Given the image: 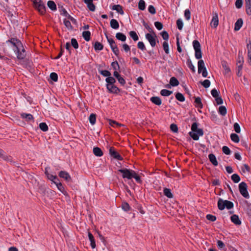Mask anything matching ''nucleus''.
I'll use <instances>...</instances> for the list:
<instances>
[{
  "instance_id": "f257e3e1",
  "label": "nucleus",
  "mask_w": 251,
  "mask_h": 251,
  "mask_svg": "<svg viewBox=\"0 0 251 251\" xmlns=\"http://www.w3.org/2000/svg\"><path fill=\"white\" fill-rule=\"evenodd\" d=\"M198 124L196 122L194 123L192 125L191 130L192 131L189 133V135L194 140H198L199 136H202L203 134V131L201 128H198Z\"/></svg>"
},
{
  "instance_id": "f03ea898",
  "label": "nucleus",
  "mask_w": 251,
  "mask_h": 251,
  "mask_svg": "<svg viewBox=\"0 0 251 251\" xmlns=\"http://www.w3.org/2000/svg\"><path fill=\"white\" fill-rule=\"evenodd\" d=\"M217 205L219 209L220 210H223L225 208H226L227 209H230L234 206V204L232 202L227 200H223L221 198L219 199Z\"/></svg>"
},
{
  "instance_id": "7ed1b4c3",
  "label": "nucleus",
  "mask_w": 251,
  "mask_h": 251,
  "mask_svg": "<svg viewBox=\"0 0 251 251\" xmlns=\"http://www.w3.org/2000/svg\"><path fill=\"white\" fill-rule=\"evenodd\" d=\"M34 4V8L41 15H44L46 11V7L42 0H32Z\"/></svg>"
},
{
  "instance_id": "20e7f679",
  "label": "nucleus",
  "mask_w": 251,
  "mask_h": 251,
  "mask_svg": "<svg viewBox=\"0 0 251 251\" xmlns=\"http://www.w3.org/2000/svg\"><path fill=\"white\" fill-rule=\"evenodd\" d=\"M193 46L195 51V57L198 59H200L202 57L201 44L198 40H195L193 42Z\"/></svg>"
},
{
  "instance_id": "39448f33",
  "label": "nucleus",
  "mask_w": 251,
  "mask_h": 251,
  "mask_svg": "<svg viewBox=\"0 0 251 251\" xmlns=\"http://www.w3.org/2000/svg\"><path fill=\"white\" fill-rule=\"evenodd\" d=\"M118 172L122 174L123 178L128 179H131L133 178V175H135L134 171L126 168L119 169Z\"/></svg>"
},
{
  "instance_id": "423d86ee",
  "label": "nucleus",
  "mask_w": 251,
  "mask_h": 251,
  "mask_svg": "<svg viewBox=\"0 0 251 251\" xmlns=\"http://www.w3.org/2000/svg\"><path fill=\"white\" fill-rule=\"evenodd\" d=\"M244 63V58L242 55V51H239L238 56V60L237 62V75L238 76H241L242 75L241 71L243 68V64Z\"/></svg>"
},
{
  "instance_id": "0eeeda50",
  "label": "nucleus",
  "mask_w": 251,
  "mask_h": 251,
  "mask_svg": "<svg viewBox=\"0 0 251 251\" xmlns=\"http://www.w3.org/2000/svg\"><path fill=\"white\" fill-rule=\"evenodd\" d=\"M247 185L244 182H242L239 185V190L240 194L245 198L249 199L250 197L249 193L247 191Z\"/></svg>"
},
{
  "instance_id": "6e6552de",
  "label": "nucleus",
  "mask_w": 251,
  "mask_h": 251,
  "mask_svg": "<svg viewBox=\"0 0 251 251\" xmlns=\"http://www.w3.org/2000/svg\"><path fill=\"white\" fill-rule=\"evenodd\" d=\"M198 73L200 74L202 73V75L204 77L207 76V72L204 65V62L203 60H200L198 63Z\"/></svg>"
},
{
  "instance_id": "1a4fd4ad",
  "label": "nucleus",
  "mask_w": 251,
  "mask_h": 251,
  "mask_svg": "<svg viewBox=\"0 0 251 251\" xmlns=\"http://www.w3.org/2000/svg\"><path fill=\"white\" fill-rule=\"evenodd\" d=\"M146 38L150 42L152 47H154L156 45V38L157 36L154 32L151 33H147L145 35Z\"/></svg>"
},
{
  "instance_id": "9d476101",
  "label": "nucleus",
  "mask_w": 251,
  "mask_h": 251,
  "mask_svg": "<svg viewBox=\"0 0 251 251\" xmlns=\"http://www.w3.org/2000/svg\"><path fill=\"white\" fill-rule=\"evenodd\" d=\"M14 51L17 54V58L19 60H23L26 56L25 50L23 46L14 49Z\"/></svg>"
},
{
  "instance_id": "9b49d317",
  "label": "nucleus",
  "mask_w": 251,
  "mask_h": 251,
  "mask_svg": "<svg viewBox=\"0 0 251 251\" xmlns=\"http://www.w3.org/2000/svg\"><path fill=\"white\" fill-rule=\"evenodd\" d=\"M110 155L113 158L118 160H123V158L122 156L116 151L113 147H111L109 150Z\"/></svg>"
},
{
  "instance_id": "f8f14e48",
  "label": "nucleus",
  "mask_w": 251,
  "mask_h": 251,
  "mask_svg": "<svg viewBox=\"0 0 251 251\" xmlns=\"http://www.w3.org/2000/svg\"><path fill=\"white\" fill-rule=\"evenodd\" d=\"M7 43H10L15 48H19L23 47L22 42L17 38H11L6 41Z\"/></svg>"
},
{
  "instance_id": "ddd939ff",
  "label": "nucleus",
  "mask_w": 251,
  "mask_h": 251,
  "mask_svg": "<svg viewBox=\"0 0 251 251\" xmlns=\"http://www.w3.org/2000/svg\"><path fill=\"white\" fill-rule=\"evenodd\" d=\"M213 17L210 23L211 26L214 28H216L219 25V19L217 13L213 12Z\"/></svg>"
},
{
  "instance_id": "4468645a",
  "label": "nucleus",
  "mask_w": 251,
  "mask_h": 251,
  "mask_svg": "<svg viewBox=\"0 0 251 251\" xmlns=\"http://www.w3.org/2000/svg\"><path fill=\"white\" fill-rule=\"evenodd\" d=\"M0 157L2 158L3 160L12 163V158L11 156L7 155L6 154L5 152L2 150L0 149Z\"/></svg>"
},
{
  "instance_id": "2eb2a0df",
  "label": "nucleus",
  "mask_w": 251,
  "mask_h": 251,
  "mask_svg": "<svg viewBox=\"0 0 251 251\" xmlns=\"http://www.w3.org/2000/svg\"><path fill=\"white\" fill-rule=\"evenodd\" d=\"M59 177L64 178L67 182H70L72 180L70 175L66 171H60L59 173Z\"/></svg>"
},
{
  "instance_id": "dca6fc26",
  "label": "nucleus",
  "mask_w": 251,
  "mask_h": 251,
  "mask_svg": "<svg viewBox=\"0 0 251 251\" xmlns=\"http://www.w3.org/2000/svg\"><path fill=\"white\" fill-rule=\"evenodd\" d=\"M106 88L111 93L118 94L120 92V89L114 84L106 85Z\"/></svg>"
},
{
  "instance_id": "f3484780",
  "label": "nucleus",
  "mask_w": 251,
  "mask_h": 251,
  "mask_svg": "<svg viewBox=\"0 0 251 251\" xmlns=\"http://www.w3.org/2000/svg\"><path fill=\"white\" fill-rule=\"evenodd\" d=\"M85 3L87 4V7L91 11H94L96 9V6L93 3V0H84Z\"/></svg>"
},
{
  "instance_id": "a211bd4d",
  "label": "nucleus",
  "mask_w": 251,
  "mask_h": 251,
  "mask_svg": "<svg viewBox=\"0 0 251 251\" xmlns=\"http://www.w3.org/2000/svg\"><path fill=\"white\" fill-rule=\"evenodd\" d=\"M111 9L113 10H116L117 12L121 15L124 14V11L123 10V7L120 4L114 5Z\"/></svg>"
},
{
  "instance_id": "6ab92c4d",
  "label": "nucleus",
  "mask_w": 251,
  "mask_h": 251,
  "mask_svg": "<svg viewBox=\"0 0 251 251\" xmlns=\"http://www.w3.org/2000/svg\"><path fill=\"white\" fill-rule=\"evenodd\" d=\"M230 219L231 222L236 225H240L241 224V221L239 218L238 215L234 214L231 216Z\"/></svg>"
},
{
  "instance_id": "aec40b11",
  "label": "nucleus",
  "mask_w": 251,
  "mask_h": 251,
  "mask_svg": "<svg viewBox=\"0 0 251 251\" xmlns=\"http://www.w3.org/2000/svg\"><path fill=\"white\" fill-rule=\"evenodd\" d=\"M243 24V21L241 18L238 19L234 25V30L238 31L242 27Z\"/></svg>"
},
{
  "instance_id": "412c9836",
  "label": "nucleus",
  "mask_w": 251,
  "mask_h": 251,
  "mask_svg": "<svg viewBox=\"0 0 251 251\" xmlns=\"http://www.w3.org/2000/svg\"><path fill=\"white\" fill-rule=\"evenodd\" d=\"M208 158L211 163L215 166L218 165V161L215 155L213 153H210L208 155Z\"/></svg>"
},
{
  "instance_id": "4be33fe9",
  "label": "nucleus",
  "mask_w": 251,
  "mask_h": 251,
  "mask_svg": "<svg viewBox=\"0 0 251 251\" xmlns=\"http://www.w3.org/2000/svg\"><path fill=\"white\" fill-rule=\"evenodd\" d=\"M246 11L248 15H251V0H245Z\"/></svg>"
},
{
  "instance_id": "5701e85b",
  "label": "nucleus",
  "mask_w": 251,
  "mask_h": 251,
  "mask_svg": "<svg viewBox=\"0 0 251 251\" xmlns=\"http://www.w3.org/2000/svg\"><path fill=\"white\" fill-rule=\"evenodd\" d=\"M88 235L89 239L91 242V243H90L91 247H92V249H95L96 248V243H95V240L94 236L90 232H88Z\"/></svg>"
},
{
  "instance_id": "b1692460",
  "label": "nucleus",
  "mask_w": 251,
  "mask_h": 251,
  "mask_svg": "<svg viewBox=\"0 0 251 251\" xmlns=\"http://www.w3.org/2000/svg\"><path fill=\"white\" fill-rule=\"evenodd\" d=\"M150 100L153 103L157 105H160L162 103L161 99L158 97H152Z\"/></svg>"
},
{
  "instance_id": "393cba45",
  "label": "nucleus",
  "mask_w": 251,
  "mask_h": 251,
  "mask_svg": "<svg viewBox=\"0 0 251 251\" xmlns=\"http://www.w3.org/2000/svg\"><path fill=\"white\" fill-rule=\"evenodd\" d=\"M21 116L22 118L25 119L27 122L33 120L34 119L33 116L30 114L23 113L21 114Z\"/></svg>"
},
{
  "instance_id": "a878e982",
  "label": "nucleus",
  "mask_w": 251,
  "mask_h": 251,
  "mask_svg": "<svg viewBox=\"0 0 251 251\" xmlns=\"http://www.w3.org/2000/svg\"><path fill=\"white\" fill-rule=\"evenodd\" d=\"M195 105L196 107L199 108H202L203 104L201 102V99L200 97H195Z\"/></svg>"
},
{
  "instance_id": "bb28decb",
  "label": "nucleus",
  "mask_w": 251,
  "mask_h": 251,
  "mask_svg": "<svg viewBox=\"0 0 251 251\" xmlns=\"http://www.w3.org/2000/svg\"><path fill=\"white\" fill-rule=\"evenodd\" d=\"M93 151L94 154L97 156L100 157L103 155L102 150L99 147L94 148Z\"/></svg>"
},
{
  "instance_id": "cd10ccee",
  "label": "nucleus",
  "mask_w": 251,
  "mask_h": 251,
  "mask_svg": "<svg viewBox=\"0 0 251 251\" xmlns=\"http://www.w3.org/2000/svg\"><path fill=\"white\" fill-rule=\"evenodd\" d=\"M116 38L117 39L121 41L122 42H124L126 40V36L123 34V33L118 32L116 34Z\"/></svg>"
},
{
  "instance_id": "c85d7f7f",
  "label": "nucleus",
  "mask_w": 251,
  "mask_h": 251,
  "mask_svg": "<svg viewBox=\"0 0 251 251\" xmlns=\"http://www.w3.org/2000/svg\"><path fill=\"white\" fill-rule=\"evenodd\" d=\"M110 26L115 29H117L119 27V24L118 21L115 19H112L110 21Z\"/></svg>"
},
{
  "instance_id": "c756f323",
  "label": "nucleus",
  "mask_w": 251,
  "mask_h": 251,
  "mask_svg": "<svg viewBox=\"0 0 251 251\" xmlns=\"http://www.w3.org/2000/svg\"><path fill=\"white\" fill-rule=\"evenodd\" d=\"M54 183L56 185L58 189L62 193H63L64 195L66 193V192L65 191V189L64 187L63 186L62 183L61 182H59L58 181H54Z\"/></svg>"
},
{
  "instance_id": "7c9ffc66",
  "label": "nucleus",
  "mask_w": 251,
  "mask_h": 251,
  "mask_svg": "<svg viewBox=\"0 0 251 251\" xmlns=\"http://www.w3.org/2000/svg\"><path fill=\"white\" fill-rule=\"evenodd\" d=\"M94 48L95 50H101L103 49V45L100 42L97 41L94 45Z\"/></svg>"
},
{
  "instance_id": "2f4dec72",
  "label": "nucleus",
  "mask_w": 251,
  "mask_h": 251,
  "mask_svg": "<svg viewBox=\"0 0 251 251\" xmlns=\"http://www.w3.org/2000/svg\"><path fill=\"white\" fill-rule=\"evenodd\" d=\"M163 193L165 196L169 198H173V195L171 193V190L170 189L165 188L163 190Z\"/></svg>"
},
{
  "instance_id": "473e14b6",
  "label": "nucleus",
  "mask_w": 251,
  "mask_h": 251,
  "mask_svg": "<svg viewBox=\"0 0 251 251\" xmlns=\"http://www.w3.org/2000/svg\"><path fill=\"white\" fill-rule=\"evenodd\" d=\"M170 84L173 87L177 86L179 85V81L175 77L173 76L170 79Z\"/></svg>"
},
{
  "instance_id": "72a5a7b5",
  "label": "nucleus",
  "mask_w": 251,
  "mask_h": 251,
  "mask_svg": "<svg viewBox=\"0 0 251 251\" xmlns=\"http://www.w3.org/2000/svg\"><path fill=\"white\" fill-rule=\"evenodd\" d=\"M82 37L86 41H89L91 38V32L89 31H85L82 32Z\"/></svg>"
},
{
  "instance_id": "f704fd0d",
  "label": "nucleus",
  "mask_w": 251,
  "mask_h": 251,
  "mask_svg": "<svg viewBox=\"0 0 251 251\" xmlns=\"http://www.w3.org/2000/svg\"><path fill=\"white\" fill-rule=\"evenodd\" d=\"M48 6L52 11L56 10V5L55 2L52 0H49L47 3Z\"/></svg>"
},
{
  "instance_id": "c9c22d12",
  "label": "nucleus",
  "mask_w": 251,
  "mask_h": 251,
  "mask_svg": "<svg viewBox=\"0 0 251 251\" xmlns=\"http://www.w3.org/2000/svg\"><path fill=\"white\" fill-rule=\"evenodd\" d=\"M231 140L235 143H239L240 139L239 136L235 133H231L230 135Z\"/></svg>"
},
{
  "instance_id": "e433bc0d",
  "label": "nucleus",
  "mask_w": 251,
  "mask_h": 251,
  "mask_svg": "<svg viewBox=\"0 0 251 251\" xmlns=\"http://www.w3.org/2000/svg\"><path fill=\"white\" fill-rule=\"evenodd\" d=\"M105 81L107 83L106 85H113L116 82L115 79L111 75L107 77Z\"/></svg>"
},
{
  "instance_id": "4c0bfd02",
  "label": "nucleus",
  "mask_w": 251,
  "mask_h": 251,
  "mask_svg": "<svg viewBox=\"0 0 251 251\" xmlns=\"http://www.w3.org/2000/svg\"><path fill=\"white\" fill-rule=\"evenodd\" d=\"M175 97H176V99L180 102H183V101H185V97L180 93H179V92L176 93V94Z\"/></svg>"
},
{
  "instance_id": "58836bf2",
  "label": "nucleus",
  "mask_w": 251,
  "mask_h": 251,
  "mask_svg": "<svg viewBox=\"0 0 251 251\" xmlns=\"http://www.w3.org/2000/svg\"><path fill=\"white\" fill-rule=\"evenodd\" d=\"M188 67L193 72H195V68L194 66L193 65L192 61L190 58H188L186 62Z\"/></svg>"
},
{
  "instance_id": "ea45409f",
  "label": "nucleus",
  "mask_w": 251,
  "mask_h": 251,
  "mask_svg": "<svg viewBox=\"0 0 251 251\" xmlns=\"http://www.w3.org/2000/svg\"><path fill=\"white\" fill-rule=\"evenodd\" d=\"M231 178L234 183H238L240 181L239 176L236 174L232 175L231 176Z\"/></svg>"
},
{
  "instance_id": "a19ab883",
  "label": "nucleus",
  "mask_w": 251,
  "mask_h": 251,
  "mask_svg": "<svg viewBox=\"0 0 251 251\" xmlns=\"http://www.w3.org/2000/svg\"><path fill=\"white\" fill-rule=\"evenodd\" d=\"M90 123L92 125H94L96 123V115L94 113L90 114L89 118Z\"/></svg>"
},
{
  "instance_id": "79ce46f5",
  "label": "nucleus",
  "mask_w": 251,
  "mask_h": 251,
  "mask_svg": "<svg viewBox=\"0 0 251 251\" xmlns=\"http://www.w3.org/2000/svg\"><path fill=\"white\" fill-rule=\"evenodd\" d=\"M146 8V3L144 0H140L138 2V8L141 10H144Z\"/></svg>"
},
{
  "instance_id": "37998d69",
  "label": "nucleus",
  "mask_w": 251,
  "mask_h": 251,
  "mask_svg": "<svg viewBox=\"0 0 251 251\" xmlns=\"http://www.w3.org/2000/svg\"><path fill=\"white\" fill-rule=\"evenodd\" d=\"M129 34L134 41H136L139 39L138 36L134 31H131L129 32Z\"/></svg>"
},
{
  "instance_id": "c03bdc74",
  "label": "nucleus",
  "mask_w": 251,
  "mask_h": 251,
  "mask_svg": "<svg viewBox=\"0 0 251 251\" xmlns=\"http://www.w3.org/2000/svg\"><path fill=\"white\" fill-rule=\"evenodd\" d=\"M172 93V91L167 89H163L160 91V94L163 96H169Z\"/></svg>"
},
{
  "instance_id": "a18cd8bd",
  "label": "nucleus",
  "mask_w": 251,
  "mask_h": 251,
  "mask_svg": "<svg viewBox=\"0 0 251 251\" xmlns=\"http://www.w3.org/2000/svg\"><path fill=\"white\" fill-rule=\"evenodd\" d=\"M219 112L222 115L225 116L226 114V108L225 106H220L219 108Z\"/></svg>"
},
{
  "instance_id": "49530a36",
  "label": "nucleus",
  "mask_w": 251,
  "mask_h": 251,
  "mask_svg": "<svg viewBox=\"0 0 251 251\" xmlns=\"http://www.w3.org/2000/svg\"><path fill=\"white\" fill-rule=\"evenodd\" d=\"M122 209L125 211H128L130 210V207L129 204L126 202H123L122 204Z\"/></svg>"
},
{
  "instance_id": "de8ad7c7",
  "label": "nucleus",
  "mask_w": 251,
  "mask_h": 251,
  "mask_svg": "<svg viewBox=\"0 0 251 251\" xmlns=\"http://www.w3.org/2000/svg\"><path fill=\"white\" fill-rule=\"evenodd\" d=\"M39 127L43 131H47L48 130V126L45 123H40Z\"/></svg>"
},
{
  "instance_id": "09e8293b",
  "label": "nucleus",
  "mask_w": 251,
  "mask_h": 251,
  "mask_svg": "<svg viewBox=\"0 0 251 251\" xmlns=\"http://www.w3.org/2000/svg\"><path fill=\"white\" fill-rule=\"evenodd\" d=\"M99 72L103 76L107 77L111 75L110 72L107 70H99Z\"/></svg>"
},
{
  "instance_id": "8fccbe9b",
  "label": "nucleus",
  "mask_w": 251,
  "mask_h": 251,
  "mask_svg": "<svg viewBox=\"0 0 251 251\" xmlns=\"http://www.w3.org/2000/svg\"><path fill=\"white\" fill-rule=\"evenodd\" d=\"M109 124L111 126H113V127H115V126H123V125L119 124V123H117V122L112 120H109Z\"/></svg>"
},
{
  "instance_id": "3c124183",
  "label": "nucleus",
  "mask_w": 251,
  "mask_h": 251,
  "mask_svg": "<svg viewBox=\"0 0 251 251\" xmlns=\"http://www.w3.org/2000/svg\"><path fill=\"white\" fill-rule=\"evenodd\" d=\"M111 66L115 71H118L120 69V66L117 61L112 62Z\"/></svg>"
},
{
  "instance_id": "603ef678",
  "label": "nucleus",
  "mask_w": 251,
  "mask_h": 251,
  "mask_svg": "<svg viewBox=\"0 0 251 251\" xmlns=\"http://www.w3.org/2000/svg\"><path fill=\"white\" fill-rule=\"evenodd\" d=\"M163 48L166 54H168L169 53V49L168 44L167 42L165 41L163 42Z\"/></svg>"
},
{
  "instance_id": "864d4df0",
  "label": "nucleus",
  "mask_w": 251,
  "mask_h": 251,
  "mask_svg": "<svg viewBox=\"0 0 251 251\" xmlns=\"http://www.w3.org/2000/svg\"><path fill=\"white\" fill-rule=\"evenodd\" d=\"M71 45L75 49L78 48V44L75 38H72L71 39Z\"/></svg>"
},
{
  "instance_id": "5fc2aeb1",
  "label": "nucleus",
  "mask_w": 251,
  "mask_h": 251,
  "mask_svg": "<svg viewBox=\"0 0 251 251\" xmlns=\"http://www.w3.org/2000/svg\"><path fill=\"white\" fill-rule=\"evenodd\" d=\"M50 78L53 81L56 82L58 80V75L55 73H51L50 74Z\"/></svg>"
},
{
  "instance_id": "6e6d98bb",
  "label": "nucleus",
  "mask_w": 251,
  "mask_h": 251,
  "mask_svg": "<svg viewBox=\"0 0 251 251\" xmlns=\"http://www.w3.org/2000/svg\"><path fill=\"white\" fill-rule=\"evenodd\" d=\"M133 178H134L136 182L138 183L141 184L142 183V181L141 179V177L139 176L135 172V175H133Z\"/></svg>"
},
{
  "instance_id": "4d7b16f0",
  "label": "nucleus",
  "mask_w": 251,
  "mask_h": 251,
  "mask_svg": "<svg viewBox=\"0 0 251 251\" xmlns=\"http://www.w3.org/2000/svg\"><path fill=\"white\" fill-rule=\"evenodd\" d=\"M64 24L66 26V27L67 28H68L69 29H73V26L71 25V22L67 20L66 19H65L64 20Z\"/></svg>"
},
{
  "instance_id": "13d9d810",
  "label": "nucleus",
  "mask_w": 251,
  "mask_h": 251,
  "mask_svg": "<svg viewBox=\"0 0 251 251\" xmlns=\"http://www.w3.org/2000/svg\"><path fill=\"white\" fill-rule=\"evenodd\" d=\"M222 151L224 153H225L226 155H229L231 153V151L229 148L227 146H224L222 148Z\"/></svg>"
},
{
  "instance_id": "bf43d9fd",
  "label": "nucleus",
  "mask_w": 251,
  "mask_h": 251,
  "mask_svg": "<svg viewBox=\"0 0 251 251\" xmlns=\"http://www.w3.org/2000/svg\"><path fill=\"white\" fill-rule=\"evenodd\" d=\"M176 25H177V27L179 30H180L182 29L183 24L181 19H179L177 20Z\"/></svg>"
},
{
  "instance_id": "052dcab7",
  "label": "nucleus",
  "mask_w": 251,
  "mask_h": 251,
  "mask_svg": "<svg viewBox=\"0 0 251 251\" xmlns=\"http://www.w3.org/2000/svg\"><path fill=\"white\" fill-rule=\"evenodd\" d=\"M47 177L48 179L54 182V181H56L55 180H57L58 181V179L57 178V177L56 176H54L51 174H49L47 176Z\"/></svg>"
},
{
  "instance_id": "680f3d73",
  "label": "nucleus",
  "mask_w": 251,
  "mask_h": 251,
  "mask_svg": "<svg viewBox=\"0 0 251 251\" xmlns=\"http://www.w3.org/2000/svg\"><path fill=\"white\" fill-rule=\"evenodd\" d=\"M184 16L187 20H189L191 18V12L187 9L184 11Z\"/></svg>"
},
{
  "instance_id": "e2e57ef3",
  "label": "nucleus",
  "mask_w": 251,
  "mask_h": 251,
  "mask_svg": "<svg viewBox=\"0 0 251 251\" xmlns=\"http://www.w3.org/2000/svg\"><path fill=\"white\" fill-rule=\"evenodd\" d=\"M162 37L164 40L167 41L169 39V34L166 31H163L160 33Z\"/></svg>"
},
{
  "instance_id": "0e129e2a",
  "label": "nucleus",
  "mask_w": 251,
  "mask_h": 251,
  "mask_svg": "<svg viewBox=\"0 0 251 251\" xmlns=\"http://www.w3.org/2000/svg\"><path fill=\"white\" fill-rule=\"evenodd\" d=\"M202 85L207 88L209 87L210 85V81L208 79H205L203 81L201 82Z\"/></svg>"
},
{
  "instance_id": "69168bd1",
  "label": "nucleus",
  "mask_w": 251,
  "mask_h": 251,
  "mask_svg": "<svg viewBox=\"0 0 251 251\" xmlns=\"http://www.w3.org/2000/svg\"><path fill=\"white\" fill-rule=\"evenodd\" d=\"M222 66L223 68L225 69L226 73H228L230 72V69L227 66V63L225 61L222 63Z\"/></svg>"
},
{
  "instance_id": "338daca9",
  "label": "nucleus",
  "mask_w": 251,
  "mask_h": 251,
  "mask_svg": "<svg viewBox=\"0 0 251 251\" xmlns=\"http://www.w3.org/2000/svg\"><path fill=\"white\" fill-rule=\"evenodd\" d=\"M137 47L142 50H146L145 46L143 42H139L137 44Z\"/></svg>"
},
{
  "instance_id": "774afa93",
  "label": "nucleus",
  "mask_w": 251,
  "mask_h": 251,
  "mask_svg": "<svg viewBox=\"0 0 251 251\" xmlns=\"http://www.w3.org/2000/svg\"><path fill=\"white\" fill-rule=\"evenodd\" d=\"M211 93L212 96L216 98L219 96V92L216 89H213L211 90Z\"/></svg>"
}]
</instances>
